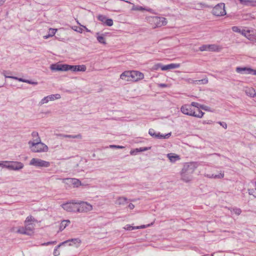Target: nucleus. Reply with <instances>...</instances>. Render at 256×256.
I'll return each instance as SVG.
<instances>
[{"instance_id":"3","label":"nucleus","mask_w":256,"mask_h":256,"mask_svg":"<svg viewBox=\"0 0 256 256\" xmlns=\"http://www.w3.org/2000/svg\"><path fill=\"white\" fill-rule=\"evenodd\" d=\"M182 112L186 115L192 116L198 118H202L204 114V112L200 110H198L196 112L192 108L190 104H184L180 108Z\"/></svg>"},{"instance_id":"23","label":"nucleus","mask_w":256,"mask_h":256,"mask_svg":"<svg viewBox=\"0 0 256 256\" xmlns=\"http://www.w3.org/2000/svg\"><path fill=\"white\" fill-rule=\"evenodd\" d=\"M224 172L220 171V172L218 174H206V176L208 178H215V179H221L224 177Z\"/></svg>"},{"instance_id":"54","label":"nucleus","mask_w":256,"mask_h":256,"mask_svg":"<svg viewBox=\"0 0 256 256\" xmlns=\"http://www.w3.org/2000/svg\"><path fill=\"white\" fill-rule=\"evenodd\" d=\"M160 86L161 88H166L167 86V85L164 84H160Z\"/></svg>"},{"instance_id":"49","label":"nucleus","mask_w":256,"mask_h":256,"mask_svg":"<svg viewBox=\"0 0 256 256\" xmlns=\"http://www.w3.org/2000/svg\"><path fill=\"white\" fill-rule=\"evenodd\" d=\"M200 109H202L206 111H209L208 107L203 104H200Z\"/></svg>"},{"instance_id":"50","label":"nucleus","mask_w":256,"mask_h":256,"mask_svg":"<svg viewBox=\"0 0 256 256\" xmlns=\"http://www.w3.org/2000/svg\"><path fill=\"white\" fill-rule=\"evenodd\" d=\"M98 19L104 22H104H105L106 20V17H104L103 16H99L98 17Z\"/></svg>"},{"instance_id":"18","label":"nucleus","mask_w":256,"mask_h":256,"mask_svg":"<svg viewBox=\"0 0 256 256\" xmlns=\"http://www.w3.org/2000/svg\"><path fill=\"white\" fill-rule=\"evenodd\" d=\"M64 242V244L68 243V245L70 246H75L76 247H78L82 241L78 238H75L69 239L64 242Z\"/></svg>"},{"instance_id":"48","label":"nucleus","mask_w":256,"mask_h":256,"mask_svg":"<svg viewBox=\"0 0 256 256\" xmlns=\"http://www.w3.org/2000/svg\"><path fill=\"white\" fill-rule=\"evenodd\" d=\"M218 123L222 126L224 129L227 128V124L225 122H218Z\"/></svg>"},{"instance_id":"11","label":"nucleus","mask_w":256,"mask_h":256,"mask_svg":"<svg viewBox=\"0 0 256 256\" xmlns=\"http://www.w3.org/2000/svg\"><path fill=\"white\" fill-rule=\"evenodd\" d=\"M236 70L238 73L242 74H250L256 76V69L254 70L250 68L237 67Z\"/></svg>"},{"instance_id":"10","label":"nucleus","mask_w":256,"mask_h":256,"mask_svg":"<svg viewBox=\"0 0 256 256\" xmlns=\"http://www.w3.org/2000/svg\"><path fill=\"white\" fill-rule=\"evenodd\" d=\"M8 169L12 170H18L22 169L24 165L20 162L17 161H8Z\"/></svg>"},{"instance_id":"56","label":"nucleus","mask_w":256,"mask_h":256,"mask_svg":"<svg viewBox=\"0 0 256 256\" xmlns=\"http://www.w3.org/2000/svg\"><path fill=\"white\" fill-rule=\"evenodd\" d=\"M5 1L6 0H0V6H2L4 4Z\"/></svg>"},{"instance_id":"6","label":"nucleus","mask_w":256,"mask_h":256,"mask_svg":"<svg viewBox=\"0 0 256 256\" xmlns=\"http://www.w3.org/2000/svg\"><path fill=\"white\" fill-rule=\"evenodd\" d=\"M78 202L77 213L87 212L92 210V206L88 202L78 200Z\"/></svg>"},{"instance_id":"39","label":"nucleus","mask_w":256,"mask_h":256,"mask_svg":"<svg viewBox=\"0 0 256 256\" xmlns=\"http://www.w3.org/2000/svg\"><path fill=\"white\" fill-rule=\"evenodd\" d=\"M104 24L108 26H112L113 25V20L110 18L106 19L104 22Z\"/></svg>"},{"instance_id":"41","label":"nucleus","mask_w":256,"mask_h":256,"mask_svg":"<svg viewBox=\"0 0 256 256\" xmlns=\"http://www.w3.org/2000/svg\"><path fill=\"white\" fill-rule=\"evenodd\" d=\"M12 79L18 80L20 82H26V83L30 82V80H29L23 79L22 78H18L16 77V76H14L12 78Z\"/></svg>"},{"instance_id":"22","label":"nucleus","mask_w":256,"mask_h":256,"mask_svg":"<svg viewBox=\"0 0 256 256\" xmlns=\"http://www.w3.org/2000/svg\"><path fill=\"white\" fill-rule=\"evenodd\" d=\"M128 202V198L124 196L118 197L115 202V204L118 206H124Z\"/></svg>"},{"instance_id":"32","label":"nucleus","mask_w":256,"mask_h":256,"mask_svg":"<svg viewBox=\"0 0 256 256\" xmlns=\"http://www.w3.org/2000/svg\"><path fill=\"white\" fill-rule=\"evenodd\" d=\"M61 136L64 138H82L81 134H78L76 135H69V134H62Z\"/></svg>"},{"instance_id":"30","label":"nucleus","mask_w":256,"mask_h":256,"mask_svg":"<svg viewBox=\"0 0 256 256\" xmlns=\"http://www.w3.org/2000/svg\"><path fill=\"white\" fill-rule=\"evenodd\" d=\"M70 222L69 220H62L60 226V230H64L70 224Z\"/></svg>"},{"instance_id":"55","label":"nucleus","mask_w":256,"mask_h":256,"mask_svg":"<svg viewBox=\"0 0 256 256\" xmlns=\"http://www.w3.org/2000/svg\"><path fill=\"white\" fill-rule=\"evenodd\" d=\"M28 84H34V85H36L38 84V82H32L30 80V82H27Z\"/></svg>"},{"instance_id":"9","label":"nucleus","mask_w":256,"mask_h":256,"mask_svg":"<svg viewBox=\"0 0 256 256\" xmlns=\"http://www.w3.org/2000/svg\"><path fill=\"white\" fill-rule=\"evenodd\" d=\"M151 22L154 25V28L161 27L166 25L167 24L166 19L162 17L152 16V17Z\"/></svg>"},{"instance_id":"17","label":"nucleus","mask_w":256,"mask_h":256,"mask_svg":"<svg viewBox=\"0 0 256 256\" xmlns=\"http://www.w3.org/2000/svg\"><path fill=\"white\" fill-rule=\"evenodd\" d=\"M86 70L85 65H76L71 66L68 64V70H71L72 72H85Z\"/></svg>"},{"instance_id":"29","label":"nucleus","mask_w":256,"mask_h":256,"mask_svg":"<svg viewBox=\"0 0 256 256\" xmlns=\"http://www.w3.org/2000/svg\"><path fill=\"white\" fill-rule=\"evenodd\" d=\"M188 80L189 82L193 83L194 84H206L208 82V79H203V80H194L190 78Z\"/></svg>"},{"instance_id":"26","label":"nucleus","mask_w":256,"mask_h":256,"mask_svg":"<svg viewBox=\"0 0 256 256\" xmlns=\"http://www.w3.org/2000/svg\"><path fill=\"white\" fill-rule=\"evenodd\" d=\"M24 226L27 231V232L29 234L28 236H31L34 233V226L32 224H24Z\"/></svg>"},{"instance_id":"61","label":"nucleus","mask_w":256,"mask_h":256,"mask_svg":"<svg viewBox=\"0 0 256 256\" xmlns=\"http://www.w3.org/2000/svg\"><path fill=\"white\" fill-rule=\"evenodd\" d=\"M131 202H134V200H130Z\"/></svg>"},{"instance_id":"45","label":"nucleus","mask_w":256,"mask_h":256,"mask_svg":"<svg viewBox=\"0 0 256 256\" xmlns=\"http://www.w3.org/2000/svg\"><path fill=\"white\" fill-rule=\"evenodd\" d=\"M232 30L233 32H238V33H240L241 32V30L240 28H239L238 27V26H234L232 28Z\"/></svg>"},{"instance_id":"59","label":"nucleus","mask_w":256,"mask_h":256,"mask_svg":"<svg viewBox=\"0 0 256 256\" xmlns=\"http://www.w3.org/2000/svg\"><path fill=\"white\" fill-rule=\"evenodd\" d=\"M125 2H127V3H129V4H131L130 2H128V1H127V0H124Z\"/></svg>"},{"instance_id":"4","label":"nucleus","mask_w":256,"mask_h":256,"mask_svg":"<svg viewBox=\"0 0 256 256\" xmlns=\"http://www.w3.org/2000/svg\"><path fill=\"white\" fill-rule=\"evenodd\" d=\"M30 148L34 152H46L48 150V146L41 141L36 142H28Z\"/></svg>"},{"instance_id":"2","label":"nucleus","mask_w":256,"mask_h":256,"mask_svg":"<svg viewBox=\"0 0 256 256\" xmlns=\"http://www.w3.org/2000/svg\"><path fill=\"white\" fill-rule=\"evenodd\" d=\"M196 167L193 163H186L180 172L181 178L185 182H188L192 180V174Z\"/></svg>"},{"instance_id":"31","label":"nucleus","mask_w":256,"mask_h":256,"mask_svg":"<svg viewBox=\"0 0 256 256\" xmlns=\"http://www.w3.org/2000/svg\"><path fill=\"white\" fill-rule=\"evenodd\" d=\"M208 51L218 52L219 50L218 46L216 44H208Z\"/></svg>"},{"instance_id":"20","label":"nucleus","mask_w":256,"mask_h":256,"mask_svg":"<svg viewBox=\"0 0 256 256\" xmlns=\"http://www.w3.org/2000/svg\"><path fill=\"white\" fill-rule=\"evenodd\" d=\"M167 157L168 158L170 162L174 163L180 160L179 155L174 153H170L167 154Z\"/></svg>"},{"instance_id":"33","label":"nucleus","mask_w":256,"mask_h":256,"mask_svg":"<svg viewBox=\"0 0 256 256\" xmlns=\"http://www.w3.org/2000/svg\"><path fill=\"white\" fill-rule=\"evenodd\" d=\"M17 233L22 234H26V235H28L29 234L27 232V231L26 230L25 226H20L18 228L16 232Z\"/></svg>"},{"instance_id":"53","label":"nucleus","mask_w":256,"mask_h":256,"mask_svg":"<svg viewBox=\"0 0 256 256\" xmlns=\"http://www.w3.org/2000/svg\"><path fill=\"white\" fill-rule=\"evenodd\" d=\"M128 208L130 210H133L134 208V206L132 204L130 203L128 204Z\"/></svg>"},{"instance_id":"51","label":"nucleus","mask_w":256,"mask_h":256,"mask_svg":"<svg viewBox=\"0 0 256 256\" xmlns=\"http://www.w3.org/2000/svg\"><path fill=\"white\" fill-rule=\"evenodd\" d=\"M248 194L250 195H253L254 196V195H256V192H255L254 190H253V189L248 190Z\"/></svg>"},{"instance_id":"57","label":"nucleus","mask_w":256,"mask_h":256,"mask_svg":"<svg viewBox=\"0 0 256 256\" xmlns=\"http://www.w3.org/2000/svg\"><path fill=\"white\" fill-rule=\"evenodd\" d=\"M246 30H241V32H240V34H242L243 35H244L246 36Z\"/></svg>"},{"instance_id":"14","label":"nucleus","mask_w":256,"mask_h":256,"mask_svg":"<svg viewBox=\"0 0 256 256\" xmlns=\"http://www.w3.org/2000/svg\"><path fill=\"white\" fill-rule=\"evenodd\" d=\"M61 96L60 94H50L44 97L40 102L39 104L42 106L44 104L48 103L50 101H52L55 100L60 98Z\"/></svg>"},{"instance_id":"28","label":"nucleus","mask_w":256,"mask_h":256,"mask_svg":"<svg viewBox=\"0 0 256 256\" xmlns=\"http://www.w3.org/2000/svg\"><path fill=\"white\" fill-rule=\"evenodd\" d=\"M246 93L247 96L252 98H254L256 96V92L254 89L252 88H247L246 90Z\"/></svg>"},{"instance_id":"5","label":"nucleus","mask_w":256,"mask_h":256,"mask_svg":"<svg viewBox=\"0 0 256 256\" xmlns=\"http://www.w3.org/2000/svg\"><path fill=\"white\" fill-rule=\"evenodd\" d=\"M78 204V200H73L70 202L63 204L62 208L67 212H77Z\"/></svg>"},{"instance_id":"44","label":"nucleus","mask_w":256,"mask_h":256,"mask_svg":"<svg viewBox=\"0 0 256 256\" xmlns=\"http://www.w3.org/2000/svg\"><path fill=\"white\" fill-rule=\"evenodd\" d=\"M200 104H200L198 102H192L190 104V105L192 106H194L195 108H198V110H200Z\"/></svg>"},{"instance_id":"52","label":"nucleus","mask_w":256,"mask_h":256,"mask_svg":"<svg viewBox=\"0 0 256 256\" xmlns=\"http://www.w3.org/2000/svg\"><path fill=\"white\" fill-rule=\"evenodd\" d=\"M212 120H204L203 122V124H212Z\"/></svg>"},{"instance_id":"25","label":"nucleus","mask_w":256,"mask_h":256,"mask_svg":"<svg viewBox=\"0 0 256 256\" xmlns=\"http://www.w3.org/2000/svg\"><path fill=\"white\" fill-rule=\"evenodd\" d=\"M32 140L28 142H36L41 141V138L37 132H33L32 133Z\"/></svg>"},{"instance_id":"58","label":"nucleus","mask_w":256,"mask_h":256,"mask_svg":"<svg viewBox=\"0 0 256 256\" xmlns=\"http://www.w3.org/2000/svg\"><path fill=\"white\" fill-rule=\"evenodd\" d=\"M83 27L86 30V32H90V30H88L86 26H83Z\"/></svg>"},{"instance_id":"35","label":"nucleus","mask_w":256,"mask_h":256,"mask_svg":"<svg viewBox=\"0 0 256 256\" xmlns=\"http://www.w3.org/2000/svg\"><path fill=\"white\" fill-rule=\"evenodd\" d=\"M56 30H57V29H54V28H50L49 32H48V36H44V38H48L49 37H52V36H54L55 34Z\"/></svg>"},{"instance_id":"24","label":"nucleus","mask_w":256,"mask_h":256,"mask_svg":"<svg viewBox=\"0 0 256 256\" xmlns=\"http://www.w3.org/2000/svg\"><path fill=\"white\" fill-rule=\"evenodd\" d=\"M132 10H140V11L146 10L148 12H150V13H152V14L154 13L153 10L152 9H151V8H143L142 6H139L134 5L133 6L132 8Z\"/></svg>"},{"instance_id":"8","label":"nucleus","mask_w":256,"mask_h":256,"mask_svg":"<svg viewBox=\"0 0 256 256\" xmlns=\"http://www.w3.org/2000/svg\"><path fill=\"white\" fill-rule=\"evenodd\" d=\"M212 14L218 16H224L226 14L224 4L220 3L212 9Z\"/></svg>"},{"instance_id":"40","label":"nucleus","mask_w":256,"mask_h":256,"mask_svg":"<svg viewBox=\"0 0 256 256\" xmlns=\"http://www.w3.org/2000/svg\"><path fill=\"white\" fill-rule=\"evenodd\" d=\"M8 163H9L8 160L1 161L0 162V166L8 168Z\"/></svg>"},{"instance_id":"1","label":"nucleus","mask_w":256,"mask_h":256,"mask_svg":"<svg viewBox=\"0 0 256 256\" xmlns=\"http://www.w3.org/2000/svg\"><path fill=\"white\" fill-rule=\"evenodd\" d=\"M144 78V74L137 70H126L120 75V79L124 82H136Z\"/></svg>"},{"instance_id":"12","label":"nucleus","mask_w":256,"mask_h":256,"mask_svg":"<svg viewBox=\"0 0 256 256\" xmlns=\"http://www.w3.org/2000/svg\"><path fill=\"white\" fill-rule=\"evenodd\" d=\"M180 66V64H170L167 65H162L160 64H158L155 66V69L158 70L160 68L162 70H167L170 69L178 68Z\"/></svg>"},{"instance_id":"47","label":"nucleus","mask_w":256,"mask_h":256,"mask_svg":"<svg viewBox=\"0 0 256 256\" xmlns=\"http://www.w3.org/2000/svg\"><path fill=\"white\" fill-rule=\"evenodd\" d=\"M109 147L110 148H120V149H122V148H124V146H117V145H110L109 146Z\"/></svg>"},{"instance_id":"42","label":"nucleus","mask_w":256,"mask_h":256,"mask_svg":"<svg viewBox=\"0 0 256 256\" xmlns=\"http://www.w3.org/2000/svg\"><path fill=\"white\" fill-rule=\"evenodd\" d=\"M56 241H50L47 242H44L41 244V246H46L50 244H56Z\"/></svg>"},{"instance_id":"60","label":"nucleus","mask_w":256,"mask_h":256,"mask_svg":"<svg viewBox=\"0 0 256 256\" xmlns=\"http://www.w3.org/2000/svg\"><path fill=\"white\" fill-rule=\"evenodd\" d=\"M138 152H136V151H135L136 154Z\"/></svg>"},{"instance_id":"27","label":"nucleus","mask_w":256,"mask_h":256,"mask_svg":"<svg viewBox=\"0 0 256 256\" xmlns=\"http://www.w3.org/2000/svg\"><path fill=\"white\" fill-rule=\"evenodd\" d=\"M150 149V147H141L140 148H136V149L131 150L130 152V154L131 155H135V151H136V152H144L146 150H148Z\"/></svg>"},{"instance_id":"38","label":"nucleus","mask_w":256,"mask_h":256,"mask_svg":"<svg viewBox=\"0 0 256 256\" xmlns=\"http://www.w3.org/2000/svg\"><path fill=\"white\" fill-rule=\"evenodd\" d=\"M97 40L100 43L106 44V40L102 36H97Z\"/></svg>"},{"instance_id":"43","label":"nucleus","mask_w":256,"mask_h":256,"mask_svg":"<svg viewBox=\"0 0 256 256\" xmlns=\"http://www.w3.org/2000/svg\"><path fill=\"white\" fill-rule=\"evenodd\" d=\"M200 50L203 51H208V44H204L200 47Z\"/></svg>"},{"instance_id":"16","label":"nucleus","mask_w":256,"mask_h":256,"mask_svg":"<svg viewBox=\"0 0 256 256\" xmlns=\"http://www.w3.org/2000/svg\"><path fill=\"white\" fill-rule=\"evenodd\" d=\"M50 68L54 71H68L67 64H52L50 66Z\"/></svg>"},{"instance_id":"34","label":"nucleus","mask_w":256,"mask_h":256,"mask_svg":"<svg viewBox=\"0 0 256 256\" xmlns=\"http://www.w3.org/2000/svg\"><path fill=\"white\" fill-rule=\"evenodd\" d=\"M64 244V242H62L55 248L53 252V254L54 255V256H58L60 255V252L58 250V249Z\"/></svg>"},{"instance_id":"37","label":"nucleus","mask_w":256,"mask_h":256,"mask_svg":"<svg viewBox=\"0 0 256 256\" xmlns=\"http://www.w3.org/2000/svg\"><path fill=\"white\" fill-rule=\"evenodd\" d=\"M34 221H36L34 218L32 216H30L26 218L24 221V224H30V222Z\"/></svg>"},{"instance_id":"36","label":"nucleus","mask_w":256,"mask_h":256,"mask_svg":"<svg viewBox=\"0 0 256 256\" xmlns=\"http://www.w3.org/2000/svg\"><path fill=\"white\" fill-rule=\"evenodd\" d=\"M11 72L10 71H6V70H4L2 72V74L6 78H12L14 77V76H11L10 74H11Z\"/></svg>"},{"instance_id":"15","label":"nucleus","mask_w":256,"mask_h":256,"mask_svg":"<svg viewBox=\"0 0 256 256\" xmlns=\"http://www.w3.org/2000/svg\"><path fill=\"white\" fill-rule=\"evenodd\" d=\"M62 180L64 183L72 186L74 188H78L82 185L81 182L77 178H64Z\"/></svg>"},{"instance_id":"13","label":"nucleus","mask_w":256,"mask_h":256,"mask_svg":"<svg viewBox=\"0 0 256 256\" xmlns=\"http://www.w3.org/2000/svg\"><path fill=\"white\" fill-rule=\"evenodd\" d=\"M148 134L153 138L158 139H166L168 138L171 136V133H168L165 135L160 134V132H156L154 129L150 128L148 130Z\"/></svg>"},{"instance_id":"46","label":"nucleus","mask_w":256,"mask_h":256,"mask_svg":"<svg viewBox=\"0 0 256 256\" xmlns=\"http://www.w3.org/2000/svg\"><path fill=\"white\" fill-rule=\"evenodd\" d=\"M233 212L236 215H240L242 212L241 210L238 208H235L233 209Z\"/></svg>"},{"instance_id":"21","label":"nucleus","mask_w":256,"mask_h":256,"mask_svg":"<svg viewBox=\"0 0 256 256\" xmlns=\"http://www.w3.org/2000/svg\"><path fill=\"white\" fill-rule=\"evenodd\" d=\"M150 224H147V225H142L140 226H131L130 224H126L124 228V230H136V229H140V228H145L148 226H149Z\"/></svg>"},{"instance_id":"19","label":"nucleus","mask_w":256,"mask_h":256,"mask_svg":"<svg viewBox=\"0 0 256 256\" xmlns=\"http://www.w3.org/2000/svg\"><path fill=\"white\" fill-rule=\"evenodd\" d=\"M240 3L244 6H256V0H238Z\"/></svg>"},{"instance_id":"7","label":"nucleus","mask_w":256,"mask_h":256,"mask_svg":"<svg viewBox=\"0 0 256 256\" xmlns=\"http://www.w3.org/2000/svg\"><path fill=\"white\" fill-rule=\"evenodd\" d=\"M30 164L36 167L48 168L50 166V162L41 159L32 158L30 162Z\"/></svg>"}]
</instances>
